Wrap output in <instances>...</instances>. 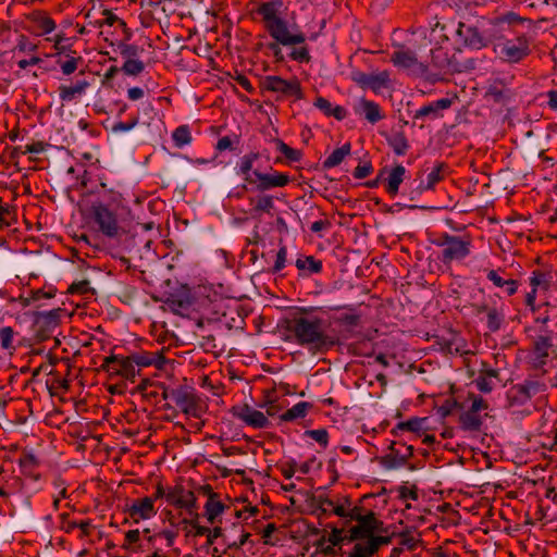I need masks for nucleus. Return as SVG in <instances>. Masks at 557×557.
I'll return each instance as SVG.
<instances>
[{"label":"nucleus","instance_id":"obj_1","mask_svg":"<svg viewBox=\"0 0 557 557\" xmlns=\"http://www.w3.org/2000/svg\"><path fill=\"white\" fill-rule=\"evenodd\" d=\"M285 5L283 0H269L258 7V14L263 18L269 35L284 47H292L288 57L299 63H308L311 59L309 49L304 45L306 35L296 24L283 18Z\"/></svg>","mask_w":557,"mask_h":557},{"label":"nucleus","instance_id":"obj_2","mask_svg":"<svg viewBox=\"0 0 557 557\" xmlns=\"http://www.w3.org/2000/svg\"><path fill=\"white\" fill-rule=\"evenodd\" d=\"M288 330L298 345L313 354L324 352L336 344V341L326 333L323 320L318 317H294Z\"/></svg>","mask_w":557,"mask_h":557},{"label":"nucleus","instance_id":"obj_3","mask_svg":"<svg viewBox=\"0 0 557 557\" xmlns=\"http://www.w3.org/2000/svg\"><path fill=\"white\" fill-rule=\"evenodd\" d=\"M471 308L473 314L484 321L490 332H497L500 330L505 322V308L504 304L497 300V295L485 296L483 294L482 300L472 301Z\"/></svg>","mask_w":557,"mask_h":557},{"label":"nucleus","instance_id":"obj_4","mask_svg":"<svg viewBox=\"0 0 557 557\" xmlns=\"http://www.w3.org/2000/svg\"><path fill=\"white\" fill-rule=\"evenodd\" d=\"M557 274L552 269H535L529 276L531 290L525 295V306L533 312L536 311V298L539 295L548 294L556 286Z\"/></svg>","mask_w":557,"mask_h":557},{"label":"nucleus","instance_id":"obj_5","mask_svg":"<svg viewBox=\"0 0 557 557\" xmlns=\"http://www.w3.org/2000/svg\"><path fill=\"white\" fill-rule=\"evenodd\" d=\"M498 57L508 63H518L530 54V42L525 36L506 39L494 47Z\"/></svg>","mask_w":557,"mask_h":557},{"label":"nucleus","instance_id":"obj_6","mask_svg":"<svg viewBox=\"0 0 557 557\" xmlns=\"http://www.w3.org/2000/svg\"><path fill=\"white\" fill-rule=\"evenodd\" d=\"M92 216L99 231L109 238H117L126 232L117 221L115 213L104 205L94 206Z\"/></svg>","mask_w":557,"mask_h":557},{"label":"nucleus","instance_id":"obj_7","mask_svg":"<svg viewBox=\"0 0 557 557\" xmlns=\"http://www.w3.org/2000/svg\"><path fill=\"white\" fill-rule=\"evenodd\" d=\"M351 518L357 521V524L350 529V541L376 537L377 535H374V533L383 531V522L375 517L373 511L361 515L359 508Z\"/></svg>","mask_w":557,"mask_h":557},{"label":"nucleus","instance_id":"obj_8","mask_svg":"<svg viewBox=\"0 0 557 557\" xmlns=\"http://www.w3.org/2000/svg\"><path fill=\"white\" fill-rule=\"evenodd\" d=\"M262 85L265 90L277 95V99H301V86L297 78L284 79L281 76H265Z\"/></svg>","mask_w":557,"mask_h":557},{"label":"nucleus","instance_id":"obj_9","mask_svg":"<svg viewBox=\"0 0 557 557\" xmlns=\"http://www.w3.org/2000/svg\"><path fill=\"white\" fill-rule=\"evenodd\" d=\"M468 398L471 400V406L460 414L459 422L461 428L466 431H479L483 423L480 412L487 410L488 404L481 396L473 393H470Z\"/></svg>","mask_w":557,"mask_h":557},{"label":"nucleus","instance_id":"obj_10","mask_svg":"<svg viewBox=\"0 0 557 557\" xmlns=\"http://www.w3.org/2000/svg\"><path fill=\"white\" fill-rule=\"evenodd\" d=\"M391 61L396 67L413 75L425 74L430 66V64H425L424 62L419 61L412 51L405 49L404 47H400L394 51Z\"/></svg>","mask_w":557,"mask_h":557},{"label":"nucleus","instance_id":"obj_11","mask_svg":"<svg viewBox=\"0 0 557 557\" xmlns=\"http://www.w3.org/2000/svg\"><path fill=\"white\" fill-rule=\"evenodd\" d=\"M205 536L207 537V546L213 545L215 540L221 539L226 549H233L244 546L249 540L250 533L247 531H240V535L238 540H236L232 539V534L231 532H227L226 528H223L221 524H214L213 529H207Z\"/></svg>","mask_w":557,"mask_h":557},{"label":"nucleus","instance_id":"obj_12","mask_svg":"<svg viewBox=\"0 0 557 557\" xmlns=\"http://www.w3.org/2000/svg\"><path fill=\"white\" fill-rule=\"evenodd\" d=\"M255 188L259 191L269 190L275 187H284L289 182V176L285 173H281L271 169L270 172H260L259 170L253 171Z\"/></svg>","mask_w":557,"mask_h":557},{"label":"nucleus","instance_id":"obj_13","mask_svg":"<svg viewBox=\"0 0 557 557\" xmlns=\"http://www.w3.org/2000/svg\"><path fill=\"white\" fill-rule=\"evenodd\" d=\"M471 237L468 235L456 236L454 240L442 250L441 260L444 263H450L455 260H462L470 255Z\"/></svg>","mask_w":557,"mask_h":557},{"label":"nucleus","instance_id":"obj_14","mask_svg":"<svg viewBox=\"0 0 557 557\" xmlns=\"http://www.w3.org/2000/svg\"><path fill=\"white\" fill-rule=\"evenodd\" d=\"M553 344L552 339L547 336H539L534 343L532 351L529 356L530 364L534 369H542L549 359Z\"/></svg>","mask_w":557,"mask_h":557},{"label":"nucleus","instance_id":"obj_15","mask_svg":"<svg viewBox=\"0 0 557 557\" xmlns=\"http://www.w3.org/2000/svg\"><path fill=\"white\" fill-rule=\"evenodd\" d=\"M234 416L255 429H264L270 424L268 417L248 405L235 408Z\"/></svg>","mask_w":557,"mask_h":557},{"label":"nucleus","instance_id":"obj_16","mask_svg":"<svg viewBox=\"0 0 557 557\" xmlns=\"http://www.w3.org/2000/svg\"><path fill=\"white\" fill-rule=\"evenodd\" d=\"M455 34L457 41H460L465 47L481 49L485 46V40L482 35L471 25L459 23Z\"/></svg>","mask_w":557,"mask_h":557},{"label":"nucleus","instance_id":"obj_17","mask_svg":"<svg viewBox=\"0 0 557 557\" xmlns=\"http://www.w3.org/2000/svg\"><path fill=\"white\" fill-rule=\"evenodd\" d=\"M174 400L176 406L187 416L199 418L202 409L197 397L188 391H180L175 393Z\"/></svg>","mask_w":557,"mask_h":557},{"label":"nucleus","instance_id":"obj_18","mask_svg":"<svg viewBox=\"0 0 557 557\" xmlns=\"http://www.w3.org/2000/svg\"><path fill=\"white\" fill-rule=\"evenodd\" d=\"M128 513L136 522L152 518L157 513L154 498L147 496L135 499L128 508Z\"/></svg>","mask_w":557,"mask_h":557},{"label":"nucleus","instance_id":"obj_19","mask_svg":"<svg viewBox=\"0 0 557 557\" xmlns=\"http://www.w3.org/2000/svg\"><path fill=\"white\" fill-rule=\"evenodd\" d=\"M486 273V278L493 283L494 286L498 288H504L505 293L508 296H512L518 292L519 283L517 280L513 278H504L500 273L504 272V270H493V269H486L484 270Z\"/></svg>","mask_w":557,"mask_h":557},{"label":"nucleus","instance_id":"obj_20","mask_svg":"<svg viewBox=\"0 0 557 557\" xmlns=\"http://www.w3.org/2000/svg\"><path fill=\"white\" fill-rule=\"evenodd\" d=\"M89 86L90 84L87 79H77L71 85H61L59 87L60 99L63 102H72L85 95Z\"/></svg>","mask_w":557,"mask_h":557},{"label":"nucleus","instance_id":"obj_21","mask_svg":"<svg viewBox=\"0 0 557 557\" xmlns=\"http://www.w3.org/2000/svg\"><path fill=\"white\" fill-rule=\"evenodd\" d=\"M106 362L109 367H111L112 370L116 371L126 379H134L136 375V364L135 362L131 361V356L126 358L111 356L106 359Z\"/></svg>","mask_w":557,"mask_h":557},{"label":"nucleus","instance_id":"obj_22","mask_svg":"<svg viewBox=\"0 0 557 557\" xmlns=\"http://www.w3.org/2000/svg\"><path fill=\"white\" fill-rule=\"evenodd\" d=\"M205 517L210 524H221V516L224 513L227 506H225L216 495H210L205 504Z\"/></svg>","mask_w":557,"mask_h":557},{"label":"nucleus","instance_id":"obj_23","mask_svg":"<svg viewBox=\"0 0 557 557\" xmlns=\"http://www.w3.org/2000/svg\"><path fill=\"white\" fill-rule=\"evenodd\" d=\"M451 104V101L447 98H442L436 101L430 102L428 104L419 108L414 114L413 119L423 120L425 117L436 119L440 116V112L442 110L448 109Z\"/></svg>","mask_w":557,"mask_h":557},{"label":"nucleus","instance_id":"obj_24","mask_svg":"<svg viewBox=\"0 0 557 557\" xmlns=\"http://www.w3.org/2000/svg\"><path fill=\"white\" fill-rule=\"evenodd\" d=\"M259 152H249L244 154L237 162L236 173L243 177L247 184H255L253 164L259 159Z\"/></svg>","mask_w":557,"mask_h":557},{"label":"nucleus","instance_id":"obj_25","mask_svg":"<svg viewBox=\"0 0 557 557\" xmlns=\"http://www.w3.org/2000/svg\"><path fill=\"white\" fill-rule=\"evenodd\" d=\"M366 542L357 543L354 548L361 557H372L382 545L391 542L388 536H376L364 539Z\"/></svg>","mask_w":557,"mask_h":557},{"label":"nucleus","instance_id":"obj_26","mask_svg":"<svg viewBox=\"0 0 557 557\" xmlns=\"http://www.w3.org/2000/svg\"><path fill=\"white\" fill-rule=\"evenodd\" d=\"M313 106L326 116H334L338 121L344 120L347 115V111L344 107L334 106L324 97H317Z\"/></svg>","mask_w":557,"mask_h":557},{"label":"nucleus","instance_id":"obj_27","mask_svg":"<svg viewBox=\"0 0 557 557\" xmlns=\"http://www.w3.org/2000/svg\"><path fill=\"white\" fill-rule=\"evenodd\" d=\"M358 114L364 115V117L372 124H375L384 117L381 113L380 106L374 101L361 99L358 108L356 109Z\"/></svg>","mask_w":557,"mask_h":557},{"label":"nucleus","instance_id":"obj_28","mask_svg":"<svg viewBox=\"0 0 557 557\" xmlns=\"http://www.w3.org/2000/svg\"><path fill=\"white\" fill-rule=\"evenodd\" d=\"M249 203L252 207V212L256 215H260L261 213L271 214L274 209V199L270 195H259L257 197L249 198Z\"/></svg>","mask_w":557,"mask_h":557},{"label":"nucleus","instance_id":"obj_29","mask_svg":"<svg viewBox=\"0 0 557 557\" xmlns=\"http://www.w3.org/2000/svg\"><path fill=\"white\" fill-rule=\"evenodd\" d=\"M406 174V169L401 164L393 168L387 177L386 191L391 196H395L398 193L399 185L403 183Z\"/></svg>","mask_w":557,"mask_h":557},{"label":"nucleus","instance_id":"obj_30","mask_svg":"<svg viewBox=\"0 0 557 557\" xmlns=\"http://www.w3.org/2000/svg\"><path fill=\"white\" fill-rule=\"evenodd\" d=\"M351 146L349 143L344 144L341 148L335 149L324 161L323 168L332 169L339 165L343 160L350 154Z\"/></svg>","mask_w":557,"mask_h":557},{"label":"nucleus","instance_id":"obj_31","mask_svg":"<svg viewBox=\"0 0 557 557\" xmlns=\"http://www.w3.org/2000/svg\"><path fill=\"white\" fill-rule=\"evenodd\" d=\"M446 165L443 162L437 163L433 170L428 174L426 182L421 183L422 190L433 189L441 181L444 180Z\"/></svg>","mask_w":557,"mask_h":557},{"label":"nucleus","instance_id":"obj_32","mask_svg":"<svg viewBox=\"0 0 557 557\" xmlns=\"http://www.w3.org/2000/svg\"><path fill=\"white\" fill-rule=\"evenodd\" d=\"M507 400L511 407L523 406L530 401L529 397H527L525 389L521 384H516L507 391Z\"/></svg>","mask_w":557,"mask_h":557},{"label":"nucleus","instance_id":"obj_33","mask_svg":"<svg viewBox=\"0 0 557 557\" xmlns=\"http://www.w3.org/2000/svg\"><path fill=\"white\" fill-rule=\"evenodd\" d=\"M311 404L307 401H299L296 405H294L292 408L286 410L282 416L281 419L283 421H294L300 418H305L308 413V410L311 408Z\"/></svg>","mask_w":557,"mask_h":557},{"label":"nucleus","instance_id":"obj_34","mask_svg":"<svg viewBox=\"0 0 557 557\" xmlns=\"http://www.w3.org/2000/svg\"><path fill=\"white\" fill-rule=\"evenodd\" d=\"M323 504L331 506L332 512L341 518H345L347 522L352 521L351 516H355L359 509L357 506L349 508L345 504L335 505L331 499H324Z\"/></svg>","mask_w":557,"mask_h":557},{"label":"nucleus","instance_id":"obj_35","mask_svg":"<svg viewBox=\"0 0 557 557\" xmlns=\"http://www.w3.org/2000/svg\"><path fill=\"white\" fill-rule=\"evenodd\" d=\"M450 61L448 53L443 48H435L431 51V65L437 70L449 67Z\"/></svg>","mask_w":557,"mask_h":557},{"label":"nucleus","instance_id":"obj_36","mask_svg":"<svg viewBox=\"0 0 557 557\" xmlns=\"http://www.w3.org/2000/svg\"><path fill=\"white\" fill-rule=\"evenodd\" d=\"M34 22L40 36L51 34L57 27L55 22L46 14L36 15Z\"/></svg>","mask_w":557,"mask_h":557},{"label":"nucleus","instance_id":"obj_37","mask_svg":"<svg viewBox=\"0 0 557 557\" xmlns=\"http://www.w3.org/2000/svg\"><path fill=\"white\" fill-rule=\"evenodd\" d=\"M296 267L299 270H307L308 273H319L322 270V262L312 256L299 258L296 260Z\"/></svg>","mask_w":557,"mask_h":557},{"label":"nucleus","instance_id":"obj_38","mask_svg":"<svg viewBox=\"0 0 557 557\" xmlns=\"http://www.w3.org/2000/svg\"><path fill=\"white\" fill-rule=\"evenodd\" d=\"M369 82V88L374 92H379L383 88L387 87L389 82V74L386 71L371 74Z\"/></svg>","mask_w":557,"mask_h":557},{"label":"nucleus","instance_id":"obj_39","mask_svg":"<svg viewBox=\"0 0 557 557\" xmlns=\"http://www.w3.org/2000/svg\"><path fill=\"white\" fill-rule=\"evenodd\" d=\"M178 532L174 529H165L153 535L149 536L148 541L154 543L158 540H163L166 547H172L175 543Z\"/></svg>","mask_w":557,"mask_h":557},{"label":"nucleus","instance_id":"obj_40","mask_svg":"<svg viewBox=\"0 0 557 557\" xmlns=\"http://www.w3.org/2000/svg\"><path fill=\"white\" fill-rule=\"evenodd\" d=\"M176 147L182 148L191 141V134L186 125L178 126L172 134Z\"/></svg>","mask_w":557,"mask_h":557},{"label":"nucleus","instance_id":"obj_41","mask_svg":"<svg viewBox=\"0 0 557 557\" xmlns=\"http://www.w3.org/2000/svg\"><path fill=\"white\" fill-rule=\"evenodd\" d=\"M388 145L397 156L406 154L409 144L403 134H396L388 139Z\"/></svg>","mask_w":557,"mask_h":557},{"label":"nucleus","instance_id":"obj_42","mask_svg":"<svg viewBox=\"0 0 557 557\" xmlns=\"http://www.w3.org/2000/svg\"><path fill=\"white\" fill-rule=\"evenodd\" d=\"M524 387L527 397L531 400L534 396L542 394L546 391V384L540 381L528 380L521 383Z\"/></svg>","mask_w":557,"mask_h":557},{"label":"nucleus","instance_id":"obj_43","mask_svg":"<svg viewBox=\"0 0 557 557\" xmlns=\"http://www.w3.org/2000/svg\"><path fill=\"white\" fill-rule=\"evenodd\" d=\"M18 463L24 472H30L39 466V460L32 451H24L18 460Z\"/></svg>","mask_w":557,"mask_h":557},{"label":"nucleus","instance_id":"obj_44","mask_svg":"<svg viewBox=\"0 0 557 557\" xmlns=\"http://www.w3.org/2000/svg\"><path fill=\"white\" fill-rule=\"evenodd\" d=\"M144 69V62L138 59L126 60L122 66V71L129 76H136L140 74Z\"/></svg>","mask_w":557,"mask_h":557},{"label":"nucleus","instance_id":"obj_45","mask_svg":"<svg viewBox=\"0 0 557 557\" xmlns=\"http://www.w3.org/2000/svg\"><path fill=\"white\" fill-rule=\"evenodd\" d=\"M276 149L282 153L284 154V157L292 161V162H297L300 160L301 158V152L297 149H294L292 147H289L288 145H286L284 141L282 140H277L276 143Z\"/></svg>","mask_w":557,"mask_h":557},{"label":"nucleus","instance_id":"obj_46","mask_svg":"<svg viewBox=\"0 0 557 557\" xmlns=\"http://www.w3.org/2000/svg\"><path fill=\"white\" fill-rule=\"evenodd\" d=\"M15 332L10 326L0 329V346L5 350H14L13 338Z\"/></svg>","mask_w":557,"mask_h":557},{"label":"nucleus","instance_id":"obj_47","mask_svg":"<svg viewBox=\"0 0 557 557\" xmlns=\"http://www.w3.org/2000/svg\"><path fill=\"white\" fill-rule=\"evenodd\" d=\"M131 361L135 362L136 367H148L154 363L156 356L148 352H136L131 355Z\"/></svg>","mask_w":557,"mask_h":557},{"label":"nucleus","instance_id":"obj_48","mask_svg":"<svg viewBox=\"0 0 557 557\" xmlns=\"http://www.w3.org/2000/svg\"><path fill=\"white\" fill-rule=\"evenodd\" d=\"M82 61L81 57H70L65 61H58L60 69L64 75L73 74L77 67L78 63Z\"/></svg>","mask_w":557,"mask_h":557},{"label":"nucleus","instance_id":"obj_49","mask_svg":"<svg viewBox=\"0 0 557 557\" xmlns=\"http://www.w3.org/2000/svg\"><path fill=\"white\" fill-rule=\"evenodd\" d=\"M305 435L319 443L322 447L329 444V433L325 429L308 430Z\"/></svg>","mask_w":557,"mask_h":557},{"label":"nucleus","instance_id":"obj_50","mask_svg":"<svg viewBox=\"0 0 557 557\" xmlns=\"http://www.w3.org/2000/svg\"><path fill=\"white\" fill-rule=\"evenodd\" d=\"M182 523L188 525L190 529L187 532L194 536H203L207 533L208 527L200 525L198 522V516L195 519H183Z\"/></svg>","mask_w":557,"mask_h":557},{"label":"nucleus","instance_id":"obj_51","mask_svg":"<svg viewBox=\"0 0 557 557\" xmlns=\"http://www.w3.org/2000/svg\"><path fill=\"white\" fill-rule=\"evenodd\" d=\"M15 50L22 53H33L37 50V45L32 42L26 36H20Z\"/></svg>","mask_w":557,"mask_h":557},{"label":"nucleus","instance_id":"obj_52","mask_svg":"<svg viewBox=\"0 0 557 557\" xmlns=\"http://www.w3.org/2000/svg\"><path fill=\"white\" fill-rule=\"evenodd\" d=\"M47 40L53 42V48L58 54L65 53L67 51V46L65 44L67 38L64 33H59L53 38H47Z\"/></svg>","mask_w":557,"mask_h":557},{"label":"nucleus","instance_id":"obj_53","mask_svg":"<svg viewBox=\"0 0 557 557\" xmlns=\"http://www.w3.org/2000/svg\"><path fill=\"white\" fill-rule=\"evenodd\" d=\"M102 14L104 15V18L102 21H97L95 23V25L98 27H102L103 24L113 26L115 23H119L121 26L125 25V23L122 20H120L114 13H112L109 10H103Z\"/></svg>","mask_w":557,"mask_h":557},{"label":"nucleus","instance_id":"obj_54","mask_svg":"<svg viewBox=\"0 0 557 557\" xmlns=\"http://www.w3.org/2000/svg\"><path fill=\"white\" fill-rule=\"evenodd\" d=\"M140 49L136 45L122 44L120 46V53L126 60L137 59Z\"/></svg>","mask_w":557,"mask_h":557},{"label":"nucleus","instance_id":"obj_55","mask_svg":"<svg viewBox=\"0 0 557 557\" xmlns=\"http://www.w3.org/2000/svg\"><path fill=\"white\" fill-rule=\"evenodd\" d=\"M138 117H133L127 122H117L112 125L113 133H124L132 131L138 124Z\"/></svg>","mask_w":557,"mask_h":557},{"label":"nucleus","instance_id":"obj_56","mask_svg":"<svg viewBox=\"0 0 557 557\" xmlns=\"http://www.w3.org/2000/svg\"><path fill=\"white\" fill-rule=\"evenodd\" d=\"M286 259H287V249L285 246H282L276 253V259H275V262L273 265L274 273L281 272L285 268Z\"/></svg>","mask_w":557,"mask_h":557},{"label":"nucleus","instance_id":"obj_57","mask_svg":"<svg viewBox=\"0 0 557 557\" xmlns=\"http://www.w3.org/2000/svg\"><path fill=\"white\" fill-rule=\"evenodd\" d=\"M235 143H238L237 136H223L218 140L215 149L219 151L233 150Z\"/></svg>","mask_w":557,"mask_h":557},{"label":"nucleus","instance_id":"obj_58","mask_svg":"<svg viewBox=\"0 0 557 557\" xmlns=\"http://www.w3.org/2000/svg\"><path fill=\"white\" fill-rule=\"evenodd\" d=\"M474 384L476 388L482 393H491L495 386L494 382L484 377L483 375H478L474 380Z\"/></svg>","mask_w":557,"mask_h":557},{"label":"nucleus","instance_id":"obj_59","mask_svg":"<svg viewBox=\"0 0 557 557\" xmlns=\"http://www.w3.org/2000/svg\"><path fill=\"white\" fill-rule=\"evenodd\" d=\"M140 540V532L137 529L128 530L125 533L123 547L124 548H131L134 545H136Z\"/></svg>","mask_w":557,"mask_h":557},{"label":"nucleus","instance_id":"obj_60","mask_svg":"<svg viewBox=\"0 0 557 557\" xmlns=\"http://www.w3.org/2000/svg\"><path fill=\"white\" fill-rule=\"evenodd\" d=\"M281 46L283 45L277 40H274L268 45V49L272 52L274 59L278 62H282L285 59Z\"/></svg>","mask_w":557,"mask_h":557},{"label":"nucleus","instance_id":"obj_61","mask_svg":"<svg viewBox=\"0 0 557 557\" xmlns=\"http://www.w3.org/2000/svg\"><path fill=\"white\" fill-rule=\"evenodd\" d=\"M372 172V166L370 163L359 164L356 166L354 171V176L358 180H362L368 177Z\"/></svg>","mask_w":557,"mask_h":557},{"label":"nucleus","instance_id":"obj_62","mask_svg":"<svg viewBox=\"0 0 557 557\" xmlns=\"http://www.w3.org/2000/svg\"><path fill=\"white\" fill-rule=\"evenodd\" d=\"M455 235H450L448 233H443L438 235V237L434 240V244L437 247H441L442 250L445 249L455 238Z\"/></svg>","mask_w":557,"mask_h":557},{"label":"nucleus","instance_id":"obj_63","mask_svg":"<svg viewBox=\"0 0 557 557\" xmlns=\"http://www.w3.org/2000/svg\"><path fill=\"white\" fill-rule=\"evenodd\" d=\"M46 145L42 141H35L25 146V153H41L45 151Z\"/></svg>","mask_w":557,"mask_h":557},{"label":"nucleus","instance_id":"obj_64","mask_svg":"<svg viewBox=\"0 0 557 557\" xmlns=\"http://www.w3.org/2000/svg\"><path fill=\"white\" fill-rule=\"evenodd\" d=\"M359 315L358 314H355V313H346V314H343L341 318H339V321L344 324H347V325H350V326H356L358 325L359 323Z\"/></svg>","mask_w":557,"mask_h":557}]
</instances>
